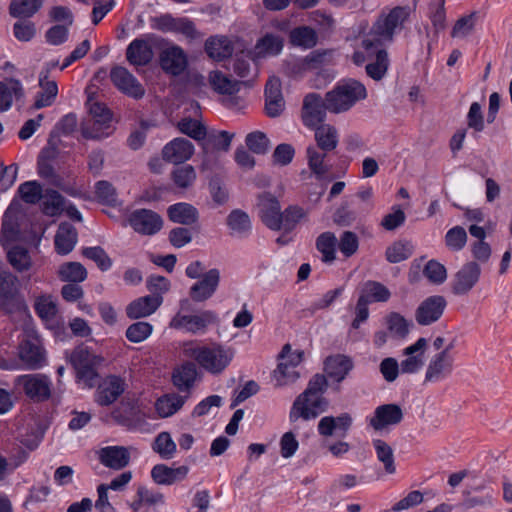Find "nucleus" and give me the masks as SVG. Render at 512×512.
Listing matches in <instances>:
<instances>
[{
  "mask_svg": "<svg viewBox=\"0 0 512 512\" xmlns=\"http://www.w3.org/2000/svg\"><path fill=\"white\" fill-rule=\"evenodd\" d=\"M185 397L177 394H167L159 398L156 403V411L160 417H169L176 413L184 404Z\"/></svg>",
  "mask_w": 512,
  "mask_h": 512,
  "instance_id": "79ce46f5",
  "label": "nucleus"
},
{
  "mask_svg": "<svg viewBox=\"0 0 512 512\" xmlns=\"http://www.w3.org/2000/svg\"><path fill=\"white\" fill-rule=\"evenodd\" d=\"M205 51L210 58L221 61L232 55L233 47L226 37H211L206 40Z\"/></svg>",
  "mask_w": 512,
  "mask_h": 512,
  "instance_id": "4c0bfd02",
  "label": "nucleus"
},
{
  "mask_svg": "<svg viewBox=\"0 0 512 512\" xmlns=\"http://www.w3.org/2000/svg\"><path fill=\"white\" fill-rule=\"evenodd\" d=\"M99 461L105 467L114 470L125 468L130 462L129 449L124 446H107L98 452Z\"/></svg>",
  "mask_w": 512,
  "mask_h": 512,
  "instance_id": "5701e85b",
  "label": "nucleus"
},
{
  "mask_svg": "<svg viewBox=\"0 0 512 512\" xmlns=\"http://www.w3.org/2000/svg\"><path fill=\"white\" fill-rule=\"evenodd\" d=\"M290 40L293 45L312 48L317 43V35L309 27H299L290 32Z\"/></svg>",
  "mask_w": 512,
  "mask_h": 512,
  "instance_id": "603ef678",
  "label": "nucleus"
},
{
  "mask_svg": "<svg viewBox=\"0 0 512 512\" xmlns=\"http://www.w3.org/2000/svg\"><path fill=\"white\" fill-rule=\"evenodd\" d=\"M7 257L11 266L19 272L31 267V258L24 247L14 246L8 251Z\"/></svg>",
  "mask_w": 512,
  "mask_h": 512,
  "instance_id": "6e6d98bb",
  "label": "nucleus"
},
{
  "mask_svg": "<svg viewBox=\"0 0 512 512\" xmlns=\"http://www.w3.org/2000/svg\"><path fill=\"white\" fill-rule=\"evenodd\" d=\"M260 217L263 223L271 230L282 229V212L278 199L271 193H263L259 196Z\"/></svg>",
  "mask_w": 512,
  "mask_h": 512,
  "instance_id": "f8f14e48",
  "label": "nucleus"
},
{
  "mask_svg": "<svg viewBox=\"0 0 512 512\" xmlns=\"http://www.w3.org/2000/svg\"><path fill=\"white\" fill-rule=\"evenodd\" d=\"M315 129L317 148L325 152L333 151L338 145L337 129L330 124H319Z\"/></svg>",
  "mask_w": 512,
  "mask_h": 512,
  "instance_id": "72a5a7b5",
  "label": "nucleus"
},
{
  "mask_svg": "<svg viewBox=\"0 0 512 512\" xmlns=\"http://www.w3.org/2000/svg\"><path fill=\"white\" fill-rule=\"evenodd\" d=\"M447 302L443 296L435 295L425 299L415 312L418 324L426 326L436 322L442 316Z\"/></svg>",
  "mask_w": 512,
  "mask_h": 512,
  "instance_id": "2eb2a0df",
  "label": "nucleus"
},
{
  "mask_svg": "<svg viewBox=\"0 0 512 512\" xmlns=\"http://www.w3.org/2000/svg\"><path fill=\"white\" fill-rule=\"evenodd\" d=\"M338 247L345 257H351L359 248V238L352 231H344L339 239Z\"/></svg>",
  "mask_w": 512,
  "mask_h": 512,
  "instance_id": "774afa93",
  "label": "nucleus"
},
{
  "mask_svg": "<svg viewBox=\"0 0 512 512\" xmlns=\"http://www.w3.org/2000/svg\"><path fill=\"white\" fill-rule=\"evenodd\" d=\"M58 277L63 282L80 283L87 278L86 268L79 262H66L59 266Z\"/></svg>",
  "mask_w": 512,
  "mask_h": 512,
  "instance_id": "ea45409f",
  "label": "nucleus"
},
{
  "mask_svg": "<svg viewBox=\"0 0 512 512\" xmlns=\"http://www.w3.org/2000/svg\"><path fill=\"white\" fill-rule=\"evenodd\" d=\"M171 179L178 188L187 189L196 179L195 169L191 165L179 166L172 171Z\"/></svg>",
  "mask_w": 512,
  "mask_h": 512,
  "instance_id": "5fc2aeb1",
  "label": "nucleus"
},
{
  "mask_svg": "<svg viewBox=\"0 0 512 512\" xmlns=\"http://www.w3.org/2000/svg\"><path fill=\"white\" fill-rule=\"evenodd\" d=\"M360 296H366L367 299L375 302H386L391 296L389 289L377 281H367L364 284Z\"/></svg>",
  "mask_w": 512,
  "mask_h": 512,
  "instance_id": "3c124183",
  "label": "nucleus"
},
{
  "mask_svg": "<svg viewBox=\"0 0 512 512\" xmlns=\"http://www.w3.org/2000/svg\"><path fill=\"white\" fill-rule=\"evenodd\" d=\"M153 450L163 459H171L176 452V444L168 432H161L153 443Z\"/></svg>",
  "mask_w": 512,
  "mask_h": 512,
  "instance_id": "052dcab7",
  "label": "nucleus"
},
{
  "mask_svg": "<svg viewBox=\"0 0 512 512\" xmlns=\"http://www.w3.org/2000/svg\"><path fill=\"white\" fill-rule=\"evenodd\" d=\"M282 228L286 232L292 231L297 223L306 216V211L297 205H292L286 208L282 214Z\"/></svg>",
  "mask_w": 512,
  "mask_h": 512,
  "instance_id": "e2e57ef3",
  "label": "nucleus"
},
{
  "mask_svg": "<svg viewBox=\"0 0 512 512\" xmlns=\"http://www.w3.org/2000/svg\"><path fill=\"white\" fill-rule=\"evenodd\" d=\"M427 346V340L425 338H419L414 344L403 350L405 359L400 363L402 373H416L423 367Z\"/></svg>",
  "mask_w": 512,
  "mask_h": 512,
  "instance_id": "f3484780",
  "label": "nucleus"
},
{
  "mask_svg": "<svg viewBox=\"0 0 512 512\" xmlns=\"http://www.w3.org/2000/svg\"><path fill=\"white\" fill-rule=\"evenodd\" d=\"M125 391V382L122 378L109 375L97 387L95 401L101 406L114 403Z\"/></svg>",
  "mask_w": 512,
  "mask_h": 512,
  "instance_id": "a211bd4d",
  "label": "nucleus"
},
{
  "mask_svg": "<svg viewBox=\"0 0 512 512\" xmlns=\"http://www.w3.org/2000/svg\"><path fill=\"white\" fill-rule=\"evenodd\" d=\"M366 97L367 90L361 82L343 80L326 93L328 111L334 114L346 112Z\"/></svg>",
  "mask_w": 512,
  "mask_h": 512,
  "instance_id": "7ed1b4c3",
  "label": "nucleus"
},
{
  "mask_svg": "<svg viewBox=\"0 0 512 512\" xmlns=\"http://www.w3.org/2000/svg\"><path fill=\"white\" fill-rule=\"evenodd\" d=\"M193 153L194 146L189 140L175 138L163 147L162 157L165 161L177 165L189 160Z\"/></svg>",
  "mask_w": 512,
  "mask_h": 512,
  "instance_id": "6ab92c4d",
  "label": "nucleus"
},
{
  "mask_svg": "<svg viewBox=\"0 0 512 512\" xmlns=\"http://www.w3.org/2000/svg\"><path fill=\"white\" fill-rule=\"evenodd\" d=\"M23 95V87L19 80L9 78L0 81V111L8 110L13 103V98L19 99Z\"/></svg>",
  "mask_w": 512,
  "mask_h": 512,
  "instance_id": "473e14b6",
  "label": "nucleus"
},
{
  "mask_svg": "<svg viewBox=\"0 0 512 512\" xmlns=\"http://www.w3.org/2000/svg\"><path fill=\"white\" fill-rule=\"evenodd\" d=\"M328 111L326 97L323 99L318 93H308L304 99L301 110V118L305 126L314 128L322 124Z\"/></svg>",
  "mask_w": 512,
  "mask_h": 512,
  "instance_id": "6e6552de",
  "label": "nucleus"
},
{
  "mask_svg": "<svg viewBox=\"0 0 512 512\" xmlns=\"http://www.w3.org/2000/svg\"><path fill=\"white\" fill-rule=\"evenodd\" d=\"M39 86L41 91L36 95L33 104L34 109H41L51 106L57 97L58 86L54 80L48 79V71H42L39 75Z\"/></svg>",
  "mask_w": 512,
  "mask_h": 512,
  "instance_id": "c756f323",
  "label": "nucleus"
},
{
  "mask_svg": "<svg viewBox=\"0 0 512 512\" xmlns=\"http://www.w3.org/2000/svg\"><path fill=\"white\" fill-rule=\"evenodd\" d=\"M328 388V381L325 375L315 374L308 382L307 388L299 394L290 410V420L296 422L298 419L311 420L327 411L329 401L324 397Z\"/></svg>",
  "mask_w": 512,
  "mask_h": 512,
  "instance_id": "f03ea898",
  "label": "nucleus"
},
{
  "mask_svg": "<svg viewBox=\"0 0 512 512\" xmlns=\"http://www.w3.org/2000/svg\"><path fill=\"white\" fill-rule=\"evenodd\" d=\"M41 199L43 212L48 216H56L64 210V198L55 190H46Z\"/></svg>",
  "mask_w": 512,
  "mask_h": 512,
  "instance_id": "c03bdc74",
  "label": "nucleus"
},
{
  "mask_svg": "<svg viewBox=\"0 0 512 512\" xmlns=\"http://www.w3.org/2000/svg\"><path fill=\"white\" fill-rule=\"evenodd\" d=\"M110 78L113 84L123 93L135 99H140L145 94L144 87L124 67L116 66L111 69Z\"/></svg>",
  "mask_w": 512,
  "mask_h": 512,
  "instance_id": "4468645a",
  "label": "nucleus"
},
{
  "mask_svg": "<svg viewBox=\"0 0 512 512\" xmlns=\"http://www.w3.org/2000/svg\"><path fill=\"white\" fill-rule=\"evenodd\" d=\"M412 253L413 246L409 241L398 240L387 247L385 257L389 263L395 264L407 260Z\"/></svg>",
  "mask_w": 512,
  "mask_h": 512,
  "instance_id": "37998d69",
  "label": "nucleus"
},
{
  "mask_svg": "<svg viewBox=\"0 0 512 512\" xmlns=\"http://www.w3.org/2000/svg\"><path fill=\"white\" fill-rule=\"evenodd\" d=\"M246 145L253 153L265 154L270 148V141L261 131L251 132L246 136Z\"/></svg>",
  "mask_w": 512,
  "mask_h": 512,
  "instance_id": "0e129e2a",
  "label": "nucleus"
},
{
  "mask_svg": "<svg viewBox=\"0 0 512 512\" xmlns=\"http://www.w3.org/2000/svg\"><path fill=\"white\" fill-rule=\"evenodd\" d=\"M403 419V412L397 404H384L375 409L370 425L375 430H382L390 425H397Z\"/></svg>",
  "mask_w": 512,
  "mask_h": 512,
  "instance_id": "412c9836",
  "label": "nucleus"
},
{
  "mask_svg": "<svg viewBox=\"0 0 512 512\" xmlns=\"http://www.w3.org/2000/svg\"><path fill=\"white\" fill-rule=\"evenodd\" d=\"M226 222L232 231L239 234L251 229V221L248 214L239 209L231 211L227 216Z\"/></svg>",
  "mask_w": 512,
  "mask_h": 512,
  "instance_id": "4d7b16f0",
  "label": "nucleus"
},
{
  "mask_svg": "<svg viewBox=\"0 0 512 512\" xmlns=\"http://www.w3.org/2000/svg\"><path fill=\"white\" fill-rule=\"evenodd\" d=\"M324 366L325 372L329 377L337 382H341L352 370L353 362L348 356L338 354L327 357Z\"/></svg>",
  "mask_w": 512,
  "mask_h": 512,
  "instance_id": "7c9ffc66",
  "label": "nucleus"
},
{
  "mask_svg": "<svg viewBox=\"0 0 512 512\" xmlns=\"http://www.w3.org/2000/svg\"><path fill=\"white\" fill-rule=\"evenodd\" d=\"M181 133L193 138L194 140H203L206 136V128L199 121L192 118H184L177 124Z\"/></svg>",
  "mask_w": 512,
  "mask_h": 512,
  "instance_id": "bf43d9fd",
  "label": "nucleus"
},
{
  "mask_svg": "<svg viewBox=\"0 0 512 512\" xmlns=\"http://www.w3.org/2000/svg\"><path fill=\"white\" fill-rule=\"evenodd\" d=\"M152 39V37H149L147 40L135 39L128 45L126 58L130 64L144 66L153 59L154 54L149 43V40Z\"/></svg>",
  "mask_w": 512,
  "mask_h": 512,
  "instance_id": "cd10ccee",
  "label": "nucleus"
},
{
  "mask_svg": "<svg viewBox=\"0 0 512 512\" xmlns=\"http://www.w3.org/2000/svg\"><path fill=\"white\" fill-rule=\"evenodd\" d=\"M187 466L171 468L164 464H157L151 470V477L158 485H172L183 480L188 474Z\"/></svg>",
  "mask_w": 512,
  "mask_h": 512,
  "instance_id": "c85d7f7f",
  "label": "nucleus"
},
{
  "mask_svg": "<svg viewBox=\"0 0 512 512\" xmlns=\"http://www.w3.org/2000/svg\"><path fill=\"white\" fill-rule=\"evenodd\" d=\"M82 255L94 261L102 271L108 270L112 265V260L100 246L84 248Z\"/></svg>",
  "mask_w": 512,
  "mask_h": 512,
  "instance_id": "69168bd1",
  "label": "nucleus"
},
{
  "mask_svg": "<svg viewBox=\"0 0 512 512\" xmlns=\"http://www.w3.org/2000/svg\"><path fill=\"white\" fill-rule=\"evenodd\" d=\"M265 109L269 117L279 116L284 109V99L281 92V82L277 77H271L265 88Z\"/></svg>",
  "mask_w": 512,
  "mask_h": 512,
  "instance_id": "393cba45",
  "label": "nucleus"
},
{
  "mask_svg": "<svg viewBox=\"0 0 512 512\" xmlns=\"http://www.w3.org/2000/svg\"><path fill=\"white\" fill-rule=\"evenodd\" d=\"M70 361L76 370L77 378L92 387L95 378L98 376L95 368L102 361V358L91 353L87 347L78 346L71 353Z\"/></svg>",
  "mask_w": 512,
  "mask_h": 512,
  "instance_id": "0eeeda50",
  "label": "nucleus"
},
{
  "mask_svg": "<svg viewBox=\"0 0 512 512\" xmlns=\"http://www.w3.org/2000/svg\"><path fill=\"white\" fill-rule=\"evenodd\" d=\"M477 12L473 11L468 15L460 17L451 30L452 38H464L471 34L475 29Z\"/></svg>",
  "mask_w": 512,
  "mask_h": 512,
  "instance_id": "864d4df0",
  "label": "nucleus"
},
{
  "mask_svg": "<svg viewBox=\"0 0 512 512\" xmlns=\"http://www.w3.org/2000/svg\"><path fill=\"white\" fill-rule=\"evenodd\" d=\"M444 4L445 0H434L429 5V19L432 23L435 35L446 28V12Z\"/></svg>",
  "mask_w": 512,
  "mask_h": 512,
  "instance_id": "09e8293b",
  "label": "nucleus"
},
{
  "mask_svg": "<svg viewBox=\"0 0 512 512\" xmlns=\"http://www.w3.org/2000/svg\"><path fill=\"white\" fill-rule=\"evenodd\" d=\"M467 233L462 226H455L445 234V245L452 251L462 250L467 243Z\"/></svg>",
  "mask_w": 512,
  "mask_h": 512,
  "instance_id": "13d9d810",
  "label": "nucleus"
},
{
  "mask_svg": "<svg viewBox=\"0 0 512 512\" xmlns=\"http://www.w3.org/2000/svg\"><path fill=\"white\" fill-rule=\"evenodd\" d=\"M42 6V0H12L9 11L11 16L28 18L33 16Z\"/></svg>",
  "mask_w": 512,
  "mask_h": 512,
  "instance_id": "a18cd8bd",
  "label": "nucleus"
},
{
  "mask_svg": "<svg viewBox=\"0 0 512 512\" xmlns=\"http://www.w3.org/2000/svg\"><path fill=\"white\" fill-rule=\"evenodd\" d=\"M377 459L383 463L384 469L388 474L396 471L394 462V453L392 447L385 441L377 439L373 441Z\"/></svg>",
  "mask_w": 512,
  "mask_h": 512,
  "instance_id": "49530a36",
  "label": "nucleus"
},
{
  "mask_svg": "<svg viewBox=\"0 0 512 512\" xmlns=\"http://www.w3.org/2000/svg\"><path fill=\"white\" fill-rule=\"evenodd\" d=\"M299 377L300 374L295 368L286 362H280L273 372V378L278 386L294 383Z\"/></svg>",
  "mask_w": 512,
  "mask_h": 512,
  "instance_id": "680f3d73",
  "label": "nucleus"
},
{
  "mask_svg": "<svg viewBox=\"0 0 512 512\" xmlns=\"http://www.w3.org/2000/svg\"><path fill=\"white\" fill-rule=\"evenodd\" d=\"M388 331L394 336L403 339L409 333V322L397 312H390L385 317Z\"/></svg>",
  "mask_w": 512,
  "mask_h": 512,
  "instance_id": "de8ad7c7",
  "label": "nucleus"
},
{
  "mask_svg": "<svg viewBox=\"0 0 512 512\" xmlns=\"http://www.w3.org/2000/svg\"><path fill=\"white\" fill-rule=\"evenodd\" d=\"M15 383L22 386L25 394L35 401L47 400L51 395V382L45 375H22L16 378Z\"/></svg>",
  "mask_w": 512,
  "mask_h": 512,
  "instance_id": "9b49d317",
  "label": "nucleus"
},
{
  "mask_svg": "<svg viewBox=\"0 0 512 512\" xmlns=\"http://www.w3.org/2000/svg\"><path fill=\"white\" fill-rule=\"evenodd\" d=\"M197 376L196 365L192 362H186L173 373V384L180 391H188L194 384Z\"/></svg>",
  "mask_w": 512,
  "mask_h": 512,
  "instance_id": "58836bf2",
  "label": "nucleus"
},
{
  "mask_svg": "<svg viewBox=\"0 0 512 512\" xmlns=\"http://www.w3.org/2000/svg\"><path fill=\"white\" fill-rule=\"evenodd\" d=\"M162 69L173 75H180L187 67V57L183 49L178 46H169L160 53Z\"/></svg>",
  "mask_w": 512,
  "mask_h": 512,
  "instance_id": "aec40b11",
  "label": "nucleus"
},
{
  "mask_svg": "<svg viewBox=\"0 0 512 512\" xmlns=\"http://www.w3.org/2000/svg\"><path fill=\"white\" fill-rule=\"evenodd\" d=\"M208 81L212 89L224 95H232L240 90L241 82L231 79L221 71H211Z\"/></svg>",
  "mask_w": 512,
  "mask_h": 512,
  "instance_id": "f704fd0d",
  "label": "nucleus"
},
{
  "mask_svg": "<svg viewBox=\"0 0 512 512\" xmlns=\"http://www.w3.org/2000/svg\"><path fill=\"white\" fill-rule=\"evenodd\" d=\"M206 371L212 374L221 373L233 359L234 353L219 344L196 347L190 354Z\"/></svg>",
  "mask_w": 512,
  "mask_h": 512,
  "instance_id": "20e7f679",
  "label": "nucleus"
},
{
  "mask_svg": "<svg viewBox=\"0 0 512 512\" xmlns=\"http://www.w3.org/2000/svg\"><path fill=\"white\" fill-rule=\"evenodd\" d=\"M112 114L100 103L90 106V119L81 124V133L87 139H101L110 135Z\"/></svg>",
  "mask_w": 512,
  "mask_h": 512,
  "instance_id": "39448f33",
  "label": "nucleus"
},
{
  "mask_svg": "<svg viewBox=\"0 0 512 512\" xmlns=\"http://www.w3.org/2000/svg\"><path fill=\"white\" fill-rule=\"evenodd\" d=\"M215 322H217V315L213 311H203L199 315H181L178 313L172 318L170 327L196 333Z\"/></svg>",
  "mask_w": 512,
  "mask_h": 512,
  "instance_id": "ddd939ff",
  "label": "nucleus"
},
{
  "mask_svg": "<svg viewBox=\"0 0 512 512\" xmlns=\"http://www.w3.org/2000/svg\"><path fill=\"white\" fill-rule=\"evenodd\" d=\"M18 279L9 271L0 270V305L8 313L27 312L28 307L17 287Z\"/></svg>",
  "mask_w": 512,
  "mask_h": 512,
  "instance_id": "423d86ee",
  "label": "nucleus"
},
{
  "mask_svg": "<svg viewBox=\"0 0 512 512\" xmlns=\"http://www.w3.org/2000/svg\"><path fill=\"white\" fill-rule=\"evenodd\" d=\"M480 275L481 268L476 261L465 263L454 275L452 292L459 296L468 294L478 283Z\"/></svg>",
  "mask_w": 512,
  "mask_h": 512,
  "instance_id": "9d476101",
  "label": "nucleus"
},
{
  "mask_svg": "<svg viewBox=\"0 0 512 512\" xmlns=\"http://www.w3.org/2000/svg\"><path fill=\"white\" fill-rule=\"evenodd\" d=\"M352 425V417L349 413H342L337 417L325 416L318 422V433L323 437H331L335 431L345 435Z\"/></svg>",
  "mask_w": 512,
  "mask_h": 512,
  "instance_id": "bb28decb",
  "label": "nucleus"
},
{
  "mask_svg": "<svg viewBox=\"0 0 512 512\" xmlns=\"http://www.w3.org/2000/svg\"><path fill=\"white\" fill-rule=\"evenodd\" d=\"M453 366V359L447 350H441L436 353L429 361L424 380L425 382H436L444 378L446 373H449Z\"/></svg>",
  "mask_w": 512,
  "mask_h": 512,
  "instance_id": "b1692460",
  "label": "nucleus"
},
{
  "mask_svg": "<svg viewBox=\"0 0 512 512\" xmlns=\"http://www.w3.org/2000/svg\"><path fill=\"white\" fill-rule=\"evenodd\" d=\"M169 219L182 225H191L198 220L197 209L188 203H177L168 208Z\"/></svg>",
  "mask_w": 512,
  "mask_h": 512,
  "instance_id": "c9c22d12",
  "label": "nucleus"
},
{
  "mask_svg": "<svg viewBox=\"0 0 512 512\" xmlns=\"http://www.w3.org/2000/svg\"><path fill=\"white\" fill-rule=\"evenodd\" d=\"M220 281V273L217 269L206 272L202 279L196 282L190 289V297L196 302L209 299L216 291Z\"/></svg>",
  "mask_w": 512,
  "mask_h": 512,
  "instance_id": "4be33fe9",
  "label": "nucleus"
},
{
  "mask_svg": "<svg viewBox=\"0 0 512 512\" xmlns=\"http://www.w3.org/2000/svg\"><path fill=\"white\" fill-rule=\"evenodd\" d=\"M338 240L334 233L324 232L316 239V248L322 254V261L332 263L336 259V244Z\"/></svg>",
  "mask_w": 512,
  "mask_h": 512,
  "instance_id": "a19ab883",
  "label": "nucleus"
},
{
  "mask_svg": "<svg viewBox=\"0 0 512 512\" xmlns=\"http://www.w3.org/2000/svg\"><path fill=\"white\" fill-rule=\"evenodd\" d=\"M128 223L133 230L142 235H154L163 226L161 216L149 209H137L128 216Z\"/></svg>",
  "mask_w": 512,
  "mask_h": 512,
  "instance_id": "1a4fd4ad",
  "label": "nucleus"
},
{
  "mask_svg": "<svg viewBox=\"0 0 512 512\" xmlns=\"http://www.w3.org/2000/svg\"><path fill=\"white\" fill-rule=\"evenodd\" d=\"M19 193L22 200L29 204H36L43 195L42 187L37 181H28L21 184Z\"/></svg>",
  "mask_w": 512,
  "mask_h": 512,
  "instance_id": "338daca9",
  "label": "nucleus"
},
{
  "mask_svg": "<svg viewBox=\"0 0 512 512\" xmlns=\"http://www.w3.org/2000/svg\"><path fill=\"white\" fill-rule=\"evenodd\" d=\"M412 14V8L396 6L389 11L381 12L372 24L369 32L362 40V47L368 56L375 55V62L366 65V73L372 79L379 81L386 74L389 66L388 53L383 48L392 43L397 31L404 28Z\"/></svg>",
  "mask_w": 512,
  "mask_h": 512,
  "instance_id": "f257e3e1",
  "label": "nucleus"
},
{
  "mask_svg": "<svg viewBox=\"0 0 512 512\" xmlns=\"http://www.w3.org/2000/svg\"><path fill=\"white\" fill-rule=\"evenodd\" d=\"M160 295H148L132 301L126 308V314L130 319H138L151 315L162 304Z\"/></svg>",
  "mask_w": 512,
  "mask_h": 512,
  "instance_id": "a878e982",
  "label": "nucleus"
},
{
  "mask_svg": "<svg viewBox=\"0 0 512 512\" xmlns=\"http://www.w3.org/2000/svg\"><path fill=\"white\" fill-rule=\"evenodd\" d=\"M328 153L313 146L307 148L308 167L317 179H322L331 169L325 162Z\"/></svg>",
  "mask_w": 512,
  "mask_h": 512,
  "instance_id": "e433bc0d",
  "label": "nucleus"
},
{
  "mask_svg": "<svg viewBox=\"0 0 512 512\" xmlns=\"http://www.w3.org/2000/svg\"><path fill=\"white\" fill-rule=\"evenodd\" d=\"M19 357L26 368L31 370L41 368L46 362V353L36 337L22 341L19 346Z\"/></svg>",
  "mask_w": 512,
  "mask_h": 512,
  "instance_id": "dca6fc26",
  "label": "nucleus"
},
{
  "mask_svg": "<svg viewBox=\"0 0 512 512\" xmlns=\"http://www.w3.org/2000/svg\"><path fill=\"white\" fill-rule=\"evenodd\" d=\"M283 48V40L280 36L267 34L256 44L257 54L259 56L276 55Z\"/></svg>",
  "mask_w": 512,
  "mask_h": 512,
  "instance_id": "8fccbe9b",
  "label": "nucleus"
},
{
  "mask_svg": "<svg viewBox=\"0 0 512 512\" xmlns=\"http://www.w3.org/2000/svg\"><path fill=\"white\" fill-rule=\"evenodd\" d=\"M77 243V231L69 223H61L55 235V247L58 254L70 253Z\"/></svg>",
  "mask_w": 512,
  "mask_h": 512,
  "instance_id": "2f4dec72",
  "label": "nucleus"
}]
</instances>
